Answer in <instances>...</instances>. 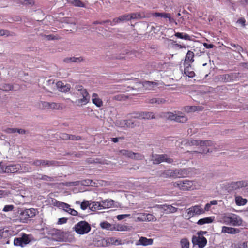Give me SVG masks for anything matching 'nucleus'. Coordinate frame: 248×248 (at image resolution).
I'll return each instance as SVG.
<instances>
[{
    "label": "nucleus",
    "instance_id": "obj_1",
    "mask_svg": "<svg viewBox=\"0 0 248 248\" xmlns=\"http://www.w3.org/2000/svg\"><path fill=\"white\" fill-rule=\"evenodd\" d=\"M173 186L179 188L181 190H192L199 188L200 184L197 181L186 179L174 182Z\"/></svg>",
    "mask_w": 248,
    "mask_h": 248
},
{
    "label": "nucleus",
    "instance_id": "obj_2",
    "mask_svg": "<svg viewBox=\"0 0 248 248\" xmlns=\"http://www.w3.org/2000/svg\"><path fill=\"white\" fill-rule=\"evenodd\" d=\"M187 143L189 145H200L201 147H203L202 150H200L199 151H194V152L201 154L207 153V152H210V149L208 148V147L212 146L213 145V143L211 140H192L188 141ZM211 152H212V151H211Z\"/></svg>",
    "mask_w": 248,
    "mask_h": 248
},
{
    "label": "nucleus",
    "instance_id": "obj_3",
    "mask_svg": "<svg viewBox=\"0 0 248 248\" xmlns=\"http://www.w3.org/2000/svg\"><path fill=\"white\" fill-rule=\"evenodd\" d=\"M37 212V209L34 208L20 210L18 211V218L21 222L26 223L30 218L33 217Z\"/></svg>",
    "mask_w": 248,
    "mask_h": 248
},
{
    "label": "nucleus",
    "instance_id": "obj_4",
    "mask_svg": "<svg viewBox=\"0 0 248 248\" xmlns=\"http://www.w3.org/2000/svg\"><path fill=\"white\" fill-rule=\"evenodd\" d=\"M187 175V170L183 169H169L165 170L162 173L163 177H185Z\"/></svg>",
    "mask_w": 248,
    "mask_h": 248
},
{
    "label": "nucleus",
    "instance_id": "obj_5",
    "mask_svg": "<svg viewBox=\"0 0 248 248\" xmlns=\"http://www.w3.org/2000/svg\"><path fill=\"white\" fill-rule=\"evenodd\" d=\"M223 223L228 225L240 226L243 225V220L241 217L237 215L233 214L230 216H225L222 218Z\"/></svg>",
    "mask_w": 248,
    "mask_h": 248
},
{
    "label": "nucleus",
    "instance_id": "obj_6",
    "mask_svg": "<svg viewBox=\"0 0 248 248\" xmlns=\"http://www.w3.org/2000/svg\"><path fill=\"white\" fill-rule=\"evenodd\" d=\"M74 231L79 235L88 233L91 229V225L86 221H80L75 225Z\"/></svg>",
    "mask_w": 248,
    "mask_h": 248
},
{
    "label": "nucleus",
    "instance_id": "obj_7",
    "mask_svg": "<svg viewBox=\"0 0 248 248\" xmlns=\"http://www.w3.org/2000/svg\"><path fill=\"white\" fill-rule=\"evenodd\" d=\"M20 169L21 166L19 164L5 165L2 162L0 163V171L4 173H14Z\"/></svg>",
    "mask_w": 248,
    "mask_h": 248
},
{
    "label": "nucleus",
    "instance_id": "obj_8",
    "mask_svg": "<svg viewBox=\"0 0 248 248\" xmlns=\"http://www.w3.org/2000/svg\"><path fill=\"white\" fill-rule=\"evenodd\" d=\"M152 160L153 163L155 164H158L163 162H166L168 163L171 164L173 163L172 159L168 158L166 154H154L152 156Z\"/></svg>",
    "mask_w": 248,
    "mask_h": 248
},
{
    "label": "nucleus",
    "instance_id": "obj_9",
    "mask_svg": "<svg viewBox=\"0 0 248 248\" xmlns=\"http://www.w3.org/2000/svg\"><path fill=\"white\" fill-rule=\"evenodd\" d=\"M163 116L168 120H173L180 123H185L187 120V118L185 115H177L170 112L164 113Z\"/></svg>",
    "mask_w": 248,
    "mask_h": 248
},
{
    "label": "nucleus",
    "instance_id": "obj_10",
    "mask_svg": "<svg viewBox=\"0 0 248 248\" xmlns=\"http://www.w3.org/2000/svg\"><path fill=\"white\" fill-rule=\"evenodd\" d=\"M30 241L28 235L23 233L21 237L15 238L14 244L16 246L23 247L28 244Z\"/></svg>",
    "mask_w": 248,
    "mask_h": 248
},
{
    "label": "nucleus",
    "instance_id": "obj_11",
    "mask_svg": "<svg viewBox=\"0 0 248 248\" xmlns=\"http://www.w3.org/2000/svg\"><path fill=\"white\" fill-rule=\"evenodd\" d=\"M139 17H141L140 14L132 13L131 14H125L115 18L113 21L116 23H119L121 21H128L132 19H135Z\"/></svg>",
    "mask_w": 248,
    "mask_h": 248
},
{
    "label": "nucleus",
    "instance_id": "obj_12",
    "mask_svg": "<svg viewBox=\"0 0 248 248\" xmlns=\"http://www.w3.org/2000/svg\"><path fill=\"white\" fill-rule=\"evenodd\" d=\"M192 242L194 245H198L200 248H203L207 243V240L204 236H193Z\"/></svg>",
    "mask_w": 248,
    "mask_h": 248
},
{
    "label": "nucleus",
    "instance_id": "obj_13",
    "mask_svg": "<svg viewBox=\"0 0 248 248\" xmlns=\"http://www.w3.org/2000/svg\"><path fill=\"white\" fill-rule=\"evenodd\" d=\"M204 211L200 205H195L187 209V214L189 217H193L196 215L203 214Z\"/></svg>",
    "mask_w": 248,
    "mask_h": 248
},
{
    "label": "nucleus",
    "instance_id": "obj_14",
    "mask_svg": "<svg viewBox=\"0 0 248 248\" xmlns=\"http://www.w3.org/2000/svg\"><path fill=\"white\" fill-rule=\"evenodd\" d=\"M82 98L78 99L76 103L78 106H83L87 104L90 101V96L87 90H83L82 94H80Z\"/></svg>",
    "mask_w": 248,
    "mask_h": 248
},
{
    "label": "nucleus",
    "instance_id": "obj_15",
    "mask_svg": "<svg viewBox=\"0 0 248 248\" xmlns=\"http://www.w3.org/2000/svg\"><path fill=\"white\" fill-rule=\"evenodd\" d=\"M239 73H230L220 75L219 79L222 82H228L232 80H236L237 78V74Z\"/></svg>",
    "mask_w": 248,
    "mask_h": 248
},
{
    "label": "nucleus",
    "instance_id": "obj_16",
    "mask_svg": "<svg viewBox=\"0 0 248 248\" xmlns=\"http://www.w3.org/2000/svg\"><path fill=\"white\" fill-rule=\"evenodd\" d=\"M116 124L122 127H124L125 126H126L127 127L133 128L136 126L135 123L133 122L131 120H122L117 121L116 122Z\"/></svg>",
    "mask_w": 248,
    "mask_h": 248
},
{
    "label": "nucleus",
    "instance_id": "obj_17",
    "mask_svg": "<svg viewBox=\"0 0 248 248\" xmlns=\"http://www.w3.org/2000/svg\"><path fill=\"white\" fill-rule=\"evenodd\" d=\"M153 243V239L152 238H147L145 237H140L138 241H137L135 244L137 246L142 245L144 246L151 245Z\"/></svg>",
    "mask_w": 248,
    "mask_h": 248
},
{
    "label": "nucleus",
    "instance_id": "obj_18",
    "mask_svg": "<svg viewBox=\"0 0 248 248\" xmlns=\"http://www.w3.org/2000/svg\"><path fill=\"white\" fill-rule=\"evenodd\" d=\"M158 208L163 210L166 213H173L177 211V208L170 205H158Z\"/></svg>",
    "mask_w": 248,
    "mask_h": 248
},
{
    "label": "nucleus",
    "instance_id": "obj_19",
    "mask_svg": "<svg viewBox=\"0 0 248 248\" xmlns=\"http://www.w3.org/2000/svg\"><path fill=\"white\" fill-rule=\"evenodd\" d=\"M248 183L245 181H237L235 182H232L230 184V187L233 189H237L240 188L247 186Z\"/></svg>",
    "mask_w": 248,
    "mask_h": 248
},
{
    "label": "nucleus",
    "instance_id": "obj_20",
    "mask_svg": "<svg viewBox=\"0 0 248 248\" xmlns=\"http://www.w3.org/2000/svg\"><path fill=\"white\" fill-rule=\"evenodd\" d=\"M240 230L238 228L223 226L222 227L221 232L228 234H236L240 232Z\"/></svg>",
    "mask_w": 248,
    "mask_h": 248
},
{
    "label": "nucleus",
    "instance_id": "obj_21",
    "mask_svg": "<svg viewBox=\"0 0 248 248\" xmlns=\"http://www.w3.org/2000/svg\"><path fill=\"white\" fill-rule=\"evenodd\" d=\"M61 207L66 212H68L70 214L73 216L78 215V212L74 209L70 208V205L67 203L62 202Z\"/></svg>",
    "mask_w": 248,
    "mask_h": 248
},
{
    "label": "nucleus",
    "instance_id": "obj_22",
    "mask_svg": "<svg viewBox=\"0 0 248 248\" xmlns=\"http://www.w3.org/2000/svg\"><path fill=\"white\" fill-rule=\"evenodd\" d=\"M158 83L156 82L145 81L143 82V87L145 90H153L155 87L158 86Z\"/></svg>",
    "mask_w": 248,
    "mask_h": 248
},
{
    "label": "nucleus",
    "instance_id": "obj_23",
    "mask_svg": "<svg viewBox=\"0 0 248 248\" xmlns=\"http://www.w3.org/2000/svg\"><path fill=\"white\" fill-rule=\"evenodd\" d=\"M194 57L193 52L188 50L185 57V64L188 65H190L194 61Z\"/></svg>",
    "mask_w": 248,
    "mask_h": 248
},
{
    "label": "nucleus",
    "instance_id": "obj_24",
    "mask_svg": "<svg viewBox=\"0 0 248 248\" xmlns=\"http://www.w3.org/2000/svg\"><path fill=\"white\" fill-rule=\"evenodd\" d=\"M92 102L97 107L103 106V103L102 99L100 98L98 95L96 93L92 94Z\"/></svg>",
    "mask_w": 248,
    "mask_h": 248
},
{
    "label": "nucleus",
    "instance_id": "obj_25",
    "mask_svg": "<svg viewBox=\"0 0 248 248\" xmlns=\"http://www.w3.org/2000/svg\"><path fill=\"white\" fill-rule=\"evenodd\" d=\"M114 201L112 200H105L101 202L102 209L109 208L113 206Z\"/></svg>",
    "mask_w": 248,
    "mask_h": 248
},
{
    "label": "nucleus",
    "instance_id": "obj_26",
    "mask_svg": "<svg viewBox=\"0 0 248 248\" xmlns=\"http://www.w3.org/2000/svg\"><path fill=\"white\" fill-rule=\"evenodd\" d=\"M100 226L102 229H106L108 231H114L115 229L114 224H111L107 221L101 222Z\"/></svg>",
    "mask_w": 248,
    "mask_h": 248
},
{
    "label": "nucleus",
    "instance_id": "obj_27",
    "mask_svg": "<svg viewBox=\"0 0 248 248\" xmlns=\"http://www.w3.org/2000/svg\"><path fill=\"white\" fill-rule=\"evenodd\" d=\"M83 61V59L82 57H67L64 59V62L66 63L70 62H79Z\"/></svg>",
    "mask_w": 248,
    "mask_h": 248
},
{
    "label": "nucleus",
    "instance_id": "obj_28",
    "mask_svg": "<svg viewBox=\"0 0 248 248\" xmlns=\"http://www.w3.org/2000/svg\"><path fill=\"white\" fill-rule=\"evenodd\" d=\"M214 220V218L212 217H208L203 218L200 219L197 222V224L200 225H202L205 224L212 223Z\"/></svg>",
    "mask_w": 248,
    "mask_h": 248
},
{
    "label": "nucleus",
    "instance_id": "obj_29",
    "mask_svg": "<svg viewBox=\"0 0 248 248\" xmlns=\"http://www.w3.org/2000/svg\"><path fill=\"white\" fill-rule=\"evenodd\" d=\"M72 5L79 7H85V5L80 0H65Z\"/></svg>",
    "mask_w": 248,
    "mask_h": 248
},
{
    "label": "nucleus",
    "instance_id": "obj_30",
    "mask_svg": "<svg viewBox=\"0 0 248 248\" xmlns=\"http://www.w3.org/2000/svg\"><path fill=\"white\" fill-rule=\"evenodd\" d=\"M119 155H123L124 156H125L128 158H131L133 157L134 152L128 150H125V149H122L119 151Z\"/></svg>",
    "mask_w": 248,
    "mask_h": 248
},
{
    "label": "nucleus",
    "instance_id": "obj_31",
    "mask_svg": "<svg viewBox=\"0 0 248 248\" xmlns=\"http://www.w3.org/2000/svg\"><path fill=\"white\" fill-rule=\"evenodd\" d=\"M90 209L93 211L97 210L102 209L101 202H93L92 203H91Z\"/></svg>",
    "mask_w": 248,
    "mask_h": 248
},
{
    "label": "nucleus",
    "instance_id": "obj_32",
    "mask_svg": "<svg viewBox=\"0 0 248 248\" xmlns=\"http://www.w3.org/2000/svg\"><path fill=\"white\" fill-rule=\"evenodd\" d=\"M184 69V73L186 74V76L190 77V78H193L195 76V73L192 70L191 68V65H188Z\"/></svg>",
    "mask_w": 248,
    "mask_h": 248
},
{
    "label": "nucleus",
    "instance_id": "obj_33",
    "mask_svg": "<svg viewBox=\"0 0 248 248\" xmlns=\"http://www.w3.org/2000/svg\"><path fill=\"white\" fill-rule=\"evenodd\" d=\"M174 35L178 38L184 39L186 40H191V37L188 34L186 33L176 32L175 33Z\"/></svg>",
    "mask_w": 248,
    "mask_h": 248
},
{
    "label": "nucleus",
    "instance_id": "obj_34",
    "mask_svg": "<svg viewBox=\"0 0 248 248\" xmlns=\"http://www.w3.org/2000/svg\"><path fill=\"white\" fill-rule=\"evenodd\" d=\"M49 109H56V110H62L63 109V106L60 103L55 102H49Z\"/></svg>",
    "mask_w": 248,
    "mask_h": 248
},
{
    "label": "nucleus",
    "instance_id": "obj_35",
    "mask_svg": "<svg viewBox=\"0 0 248 248\" xmlns=\"http://www.w3.org/2000/svg\"><path fill=\"white\" fill-rule=\"evenodd\" d=\"M247 199H244L241 196H236L235 197V202L238 206L244 205L247 203Z\"/></svg>",
    "mask_w": 248,
    "mask_h": 248
},
{
    "label": "nucleus",
    "instance_id": "obj_36",
    "mask_svg": "<svg viewBox=\"0 0 248 248\" xmlns=\"http://www.w3.org/2000/svg\"><path fill=\"white\" fill-rule=\"evenodd\" d=\"M142 119H150L155 118L153 112H141Z\"/></svg>",
    "mask_w": 248,
    "mask_h": 248
},
{
    "label": "nucleus",
    "instance_id": "obj_37",
    "mask_svg": "<svg viewBox=\"0 0 248 248\" xmlns=\"http://www.w3.org/2000/svg\"><path fill=\"white\" fill-rule=\"evenodd\" d=\"M42 166L43 167H46V166H56L57 164V162L56 161L51 160H42Z\"/></svg>",
    "mask_w": 248,
    "mask_h": 248
},
{
    "label": "nucleus",
    "instance_id": "obj_38",
    "mask_svg": "<svg viewBox=\"0 0 248 248\" xmlns=\"http://www.w3.org/2000/svg\"><path fill=\"white\" fill-rule=\"evenodd\" d=\"M57 86L58 88H60L61 91H68L70 89L69 85H63V83L61 81L57 82Z\"/></svg>",
    "mask_w": 248,
    "mask_h": 248
},
{
    "label": "nucleus",
    "instance_id": "obj_39",
    "mask_svg": "<svg viewBox=\"0 0 248 248\" xmlns=\"http://www.w3.org/2000/svg\"><path fill=\"white\" fill-rule=\"evenodd\" d=\"M127 98V97L124 94H119L116 95H114L112 97L113 100L122 101H124Z\"/></svg>",
    "mask_w": 248,
    "mask_h": 248
},
{
    "label": "nucleus",
    "instance_id": "obj_40",
    "mask_svg": "<svg viewBox=\"0 0 248 248\" xmlns=\"http://www.w3.org/2000/svg\"><path fill=\"white\" fill-rule=\"evenodd\" d=\"M189 241L187 238H183L180 241L181 248H189Z\"/></svg>",
    "mask_w": 248,
    "mask_h": 248
},
{
    "label": "nucleus",
    "instance_id": "obj_41",
    "mask_svg": "<svg viewBox=\"0 0 248 248\" xmlns=\"http://www.w3.org/2000/svg\"><path fill=\"white\" fill-rule=\"evenodd\" d=\"M39 107L43 109H49V102L45 101H41L39 103Z\"/></svg>",
    "mask_w": 248,
    "mask_h": 248
},
{
    "label": "nucleus",
    "instance_id": "obj_42",
    "mask_svg": "<svg viewBox=\"0 0 248 248\" xmlns=\"http://www.w3.org/2000/svg\"><path fill=\"white\" fill-rule=\"evenodd\" d=\"M143 216V220H147L148 221H153L155 218V217L151 214H143L142 215Z\"/></svg>",
    "mask_w": 248,
    "mask_h": 248
},
{
    "label": "nucleus",
    "instance_id": "obj_43",
    "mask_svg": "<svg viewBox=\"0 0 248 248\" xmlns=\"http://www.w3.org/2000/svg\"><path fill=\"white\" fill-rule=\"evenodd\" d=\"M144 158V155L143 154L139 153L134 152L133 156L132 159L135 160H142Z\"/></svg>",
    "mask_w": 248,
    "mask_h": 248
},
{
    "label": "nucleus",
    "instance_id": "obj_44",
    "mask_svg": "<svg viewBox=\"0 0 248 248\" xmlns=\"http://www.w3.org/2000/svg\"><path fill=\"white\" fill-rule=\"evenodd\" d=\"M13 89V86L9 84H4L0 87V89L5 91L12 90Z\"/></svg>",
    "mask_w": 248,
    "mask_h": 248
},
{
    "label": "nucleus",
    "instance_id": "obj_45",
    "mask_svg": "<svg viewBox=\"0 0 248 248\" xmlns=\"http://www.w3.org/2000/svg\"><path fill=\"white\" fill-rule=\"evenodd\" d=\"M153 16L155 17H162L167 18V17H169V13L155 12L153 14Z\"/></svg>",
    "mask_w": 248,
    "mask_h": 248
},
{
    "label": "nucleus",
    "instance_id": "obj_46",
    "mask_svg": "<svg viewBox=\"0 0 248 248\" xmlns=\"http://www.w3.org/2000/svg\"><path fill=\"white\" fill-rule=\"evenodd\" d=\"M91 205V203H89V202L88 201H83L80 204L81 208L84 210H86L88 207L90 208V206Z\"/></svg>",
    "mask_w": 248,
    "mask_h": 248
},
{
    "label": "nucleus",
    "instance_id": "obj_47",
    "mask_svg": "<svg viewBox=\"0 0 248 248\" xmlns=\"http://www.w3.org/2000/svg\"><path fill=\"white\" fill-rule=\"evenodd\" d=\"M231 46L235 48L234 50L235 51L238 52L239 54H240L241 52L243 51L242 47L239 45L231 43Z\"/></svg>",
    "mask_w": 248,
    "mask_h": 248
},
{
    "label": "nucleus",
    "instance_id": "obj_48",
    "mask_svg": "<svg viewBox=\"0 0 248 248\" xmlns=\"http://www.w3.org/2000/svg\"><path fill=\"white\" fill-rule=\"evenodd\" d=\"M10 35H13L10 34V32L9 31L7 30L0 29V36H8Z\"/></svg>",
    "mask_w": 248,
    "mask_h": 248
},
{
    "label": "nucleus",
    "instance_id": "obj_49",
    "mask_svg": "<svg viewBox=\"0 0 248 248\" xmlns=\"http://www.w3.org/2000/svg\"><path fill=\"white\" fill-rule=\"evenodd\" d=\"M14 209V206L13 205H5L2 211L5 212L12 211Z\"/></svg>",
    "mask_w": 248,
    "mask_h": 248
},
{
    "label": "nucleus",
    "instance_id": "obj_50",
    "mask_svg": "<svg viewBox=\"0 0 248 248\" xmlns=\"http://www.w3.org/2000/svg\"><path fill=\"white\" fill-rule=\"evenodd\" d=\"M41 179L47 181H54L55 180V178L54 177L45 175H42Z\"/></svg>",
    "mask_w": 248,
    "mask_h": 248
},
{
    "label": "nucleus",
    "instance_id": "obj_51",
    "mask_svg": "<svg viewBox=\"0 0 248 248\" xmlns=\"http://www.w3.org/2000/svg\"><path fill=\"white\" fill-rule=\"evenodd\" d=\"M132 115L131 118L142 119L141 112L133 113Z\"/></svg>",
    "mask_w": 248,
    "mask_h": 248
},
{
    "label": "nucleus",
    "instance_id": "obj_52",
    "mask_svg": "<svg viewBox=\"0 0 248 248\" xmlns=\"http://www.w3.org/2000/svg\"><path fill=\"white\" fill-rule=\"evenodd\" d=\"M115 229L114 230V231H123L126 230V228H127V227L126 226L115 225Z\"/></svg>",
    "mask_w": 248,
    "mask_h": 248
},
{
    "label": "nucleus",
    "instance_id": "obj_53",
    "mask_svg": "<svg viewBox=\"0 0 248 248\" xmlns=\"http://www.w3.org/2000/svg\"><path fill=\"white\" fill-rule=\"evenodd\" d=\"M93 181L92 180L90 179H87L83 180L82 182V185H85V186H93ZM94 184V183H93Z\"/></svg>",
    "mask_w": 248,
    "mask_h": 248
},
{
    "label": "nucleus",
    "instance_id": "obj_54",
    "mask_svg": "<svg viewBox=\"0 0 248 248\" xmlns=\"http://www.w3.org/2000/svg\"><path fill=\"white\" fill-rule=\"evenodd\" d=\"M81 139V137L80 136H75L74 135H69V140H79Z\"/></svg>",
    "mask_w": 248,
    "mask_h": 248
},
{
    "label": "nucleus",
    "instance_id": "obj_55",
    "mask_svg": "<svg viewBox=\"0 0 248 248\" xmlns=\"http://www.w3.org/2000/svg\"><path fill=\"white\" fill-rule=\"evenodd\" d=\"M46 38L48 40H58L60 39V38L58 35H48L46 36Z\"/></svg>",
    "mask_w": 248,
    "mask_h": 248
},
{
    "label": "nucleus",
    "instance_id": "obj_56",
    "mask_svg": "<svg viewBox=\"0 0 248 248\" xmlns=\"http://www.w3.org/2000/svg\"><path fill=\"white\" fill-rule=\"evenodd\" d=\"M130 216V214H121V215H118L117 216V218L119 220H122L126 217H129Z\"/></svg>",
    "mask_w": 248,
    "mask_h": 248
},
{
    "label": "nucleus",
    "instance_id": "obj_57",
    "mask_svg": "<svg viewBox=\"0 0 248 248\" xmlns=\"http://www.w3.org/2000/svg\"><path fill=\"white\" fill-rule=\"evenodd\" d=\"M60 138L63 140H67L69 139V134L66 133H61Z\"/></svg>",
    "mask_w": 248,
    "mask_h": 248
},
{
    "label": "nucleus",
    "instance_id": "obj_58",
    "mask_svg": "<svg viewBox=\"0 0 248 248\" xmlns=\"http://www.w3.org/2000/svg\"><path fill=\"white\" fill-rule=\"evenodd\" d=\"M17 128H7L5 130V132L7 133H14L16 132Z\"/></svg>",
    "mask_w": 248,
    "mask_h": 248
},
{
    "label": "nucleus",
    "instance_id": "obj_59",
    "mask_svg": "<svg viewBox=\"0 0 248 248\" xmlns=\"http://www.w3.org/2000/svg\"><path fill=\"white\" fill-rule=\"evenodd\" d=\"M75 89L78 91H80V93L82 94L83 90H87L83 88V87L82 85H77L75 86Z\"/></svg>",
    "mask_w": 248,
    "mask_h": 248
},
{
    "label": "nucleus",
    "instance_id": "obj_60",
    "mask_svg": "<svg viewBox=\"0 0 248 248\" xmlns=\"http://www.w3.org/2000/svg\"><path fill=\"white\" fill-rule=\"evenodd\" d=\"M42 160L36 159L34 160L32 164L36 166H42Z\"/></svg>",
    "mask_w": 248,
    "mask_h": 248
},
{
    "label": "nucleus",
    "instance_id": "obj_61",
    "mask_svg": "<svg viewBox=\"0 0 248 248\" xmlns=\"http://www.w3.org/2000/svg\"><path fill=\"white\" fill-rule=\"evenodd\" d=\"M199 107L197 106H190L189 107L188 111L190 112H194L198 110Z\"/></svg>",
    "mask_w": 248,
    "mask_h": 248
},
{
    "label": "nucleus",
    "instance_id": "obj_62",
    "mask_svg": "<svg viewBox=\"0 0 248 248\" xmlns=\"http://www.w3.org/2000/svg\"><path fill=\"white\" fill-rule=\"evenodd\" d=\"M166 102V100L163 98H156V104H160L162 103H164Z\"/></svg>",
    "mask_w": 248,
    "mask_h": 248
},
{
    "label": "nucleus",
    "instance_id": "obj_63",
    "mask_svg": "<svg viewBox=\"0 0 248 248\" xmlns=\"http://www.w3.org/2000/svg\"><path fill=\"white\" fill-rule=\"evenodd\" d=\"M237 22L241 24L243 26L245 25L246 21L244 18H240L238 20Z\"/></svg>",
    "mask_w": 248,
    "mask_h": 248
},
{
    "label": "nucleus",
    "instance_id": "obj_64",
    "mask_svg": "<svg viewBox=\"0 0 248 248\" xmlns=\"http://www.w3.org/2000/svg\"><path fill=\"white\" fill-rule=\"evenodd\" d=\"M67 220L65 218H61L59 219L58 223L60 224H64L67 222Z\"/></svg>",
    "mask_w": 248,
    "mask_h": 248
}]
</instances>
